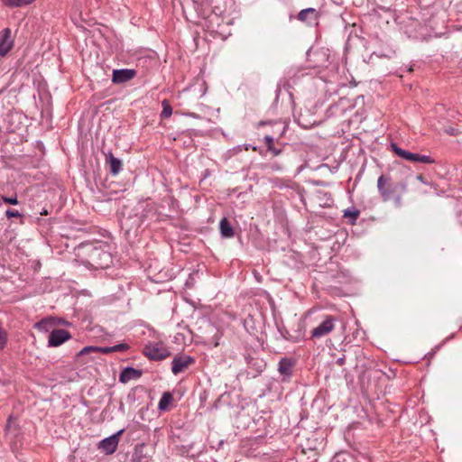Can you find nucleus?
<instances>
[{
  "instance_id": "nucleus-1",
  "label": "nucleus",
  "mask_w": 462,
  "mask_h": 462,
  "mask_svg": "<svg viewBox=\"0 0 462 462\" xmlns=\"http://www.w3.org/2000/svg\"><path fill=\"white\" fill-rule=\"evenodd\" d=\"M377 189L383 202L393 201L395 207L400 208L402 195L407 191V183L394 182L390 174H381L377 180Z\"/></svg>"
},
{
  "instance_id": "nucleus-2",
  "label": "nucleus",
  "mask_w": 462,
  "mask_h": 462,
  "mask_svg": "<svg viewBox=\"0 0 462 462\" xmlns=\"http://www.w3.org/2000/svg\"><path fill=\"white\" fill-rule=\"evenodd\" d=\"M391 147H392L393 152L397 156H399L400 158L406 160L408 162H420V163H424V164H432L435 162V160L429 155L419 154V153L408 152L406 150L400 148L396 143H392Z\"/></svg>"
},
{
  "instance_id": "nucleus-3",
  "label": "nucleus",
  "mask_w": 462,
  "mask_h": 462,
  "mask_svg": "<svg viewBox=\"0 0 462 462\" xmlns=\"http://www.w3.org/2000/svg\"><path fill=\"white\" fill-rule=\"evenodd\" d=\"M337 319L331 315H326L323 321L310 331L311 337L321 338L331 333L336 327Z\"/></svg>"
},
{
  "instance_id": "nucleus-4",
  "label": "nucleus",
  "mask_w": 462,
  "mask_h": 462,
  "mask_svg": "<svg viewBox=\"0 0 462 462\" xmlns=\"http://www.w3.org/2000/svg\"><path fill=\"white\" fill-rule=\"evenodd\" d=\"M143 354L150 360H163L170 356V352L162 344H148L143 348Z\"/></svg>"
},
{
  "instance_id": "nucleus-5",
  "label": "nucleus",
  "mask_w": 462,
  "mask_h": 462,
  "mask_svg": "<svg viewBox=\"0 0 462 462\" xmlns=\"http://www.w3.org/2000/svg\"><path fill=\"white\" fill-rule=\"evenodd\" d=\"M124 430H120L108 438H105L99 441L97 445L98 449H100L106 455L114 454L118 447L119 437L123 434Z\"/></svg>"
},
{
  "instance_id": "nucleus-6",
  "label": "nucleus",
  "mask_w": 462,
  "mask_h": 462,
  "mask_svg": "<svg viewBox=\"0 0 462 462\" xmlns=\"http://www.w3.org/2000/svg\"><path fill=\"white\" fill-rule=\"evenodd\" d=\"M90 259L96 268L106 269L112 263L111 254L100 248H93L90 254Z\"/></svg>"
},
{
  "instance_id": "nucleus-7",
  "label": "nucleus",
  "mask_w": 462,
  "mask_h": 462,
  "mask_svg": "<svg viewBox=\"0 0 462 462\" xmlns=\"http://www.w3.org/2000/svg\"><path fill=\"white\" fill-rule=\"evenodd\" d=\"M195 359L190 356L177 355L171 361V372L173 374H179L194 364Z\"/></svg>"
},
{
  "instance_id": "nucleus-8",
  "label": "nucleus",
  "mask_w": 462,
  "mask_h": 462,
  "mask_svg": "<svg viewBox=\"0 0 462 462\" xmlns=\"http://www.w3.org/2000/svg\"><path fill=\"white\" fill-rule=\"evenodd\" d=\"M71 338V334L63 328H54L51 331L48 339L49 347H57Z\"/></svg>"
},
{
  "instance_id": "nucleus-9",
  "label": "nucleus",
  "mask_w": 462,
  "mask_h": 462,
  "mask_svg": "<svg viewBox=\"0 0 462 462\" xmlns=\"http://www.w3.org/2000/svg\"><path fill=\"white\" fill-rule=\"evenodd\" d=\"M296 361L293 358L282 357L278 363V372L282 382H289L293 374Z\"/></svg>"
},
{
  "instance_id": "nucleus-10",
  "label": "nucleus",
  "mask_w": 462,
  "mask_h": 462,
  "mask_svg": "<svg viewBox=\"0 0 462 462\" xmlns=\"http://www.w3.org/2000/svg\"><path fill=\"white\" fill-rule=\"evenodd\" d=\"M136 76V70L133 69H114L112 73V82L114 84H123L130 81Z\"/></svg>"
},
{
  "instance_id": "nucleus-11",
  "label": "nucleus",
  "mask_w": 462,
  "mask_h": 462,
  "mask_svg": "<svg viewBox=\"0 0 462 462\" xmlns=\"http://www.w3.org/2000/svg\"><path fill=\"white\" fill-rule=\"evenodd\" d=\"M13 48V41L11 40V30L4 29L0 32V56H5Z\"/></svg>"
},
{
  "instance_id": "nucleus-12",
  "label": "nucleus",
  "mask_w": 462,
  "mask_h": 462,
  "mask_svg": "<svg viewBox=\"0 0 462 462\" xmlns=\"http://www.w3.org/2000/svg\"><path fill=\"white\" fill-rule=\"evenodd\" d=\"M142 370L128 366L124 368L120 373L119 381L123 383H126L131 380L139 379L142 376Z\"/></svg>"
},
{
  "instance_id": "nucleus-13",
  "label": "nucleus",
  "mask_w": 462,
  "mask_h": 462,
  "mask_svg": "<svg viewBox=\"0 0 462 462\" xmlns=\"http://www.w3.org/2000/svg\"><path fill=\"white\" fill-rule=\"evenodd\" d=\"M106 162L109 165V171L113 176H116L122 171V161L116 158L112 152L106 154Z\"/></svg>"
},
{
  "instance_id": "nucleus-14",
  "label": "nucleus",
  "mask_w": 462,
  "mask_h": 462,
  "mask_svg": "<svg viewBox=\"0 0 462 462\" xmlns=\"http://www.w3.org/2000/svg\"><path fill=\"white\" fill-rule=\"evenodd\" d=\"M319 17V14L318 10L311 7L303 9L298 14V19L305 23L317 22Z\"/></svg>"
},
{
  "instance_id": "nucleus-15",
  "label": "nucleus",
  "mask_w": 462,
  "mask_h": 462,
  "mask_svg": "<svg viewBox=\"0 0 462 462\" xmlns=\"http://www.w3.org/2000/svg\"><path fill=\"white\" fill-rule=\"evenodd\" d=\"M219 228H220L221 236L224 238H230V237H233L235 235L234 229H233L230 222L226 217H223L220 220Z\"/></svg>"
},
{
  "instance_id": "nucleus-16",
  "label": "nucleus",
  "mask_w": 462,
  "mask_h": 462,
  "mask_svg": "<svg viewBox=\"0 0 462 462\" xmlns=\"http://www.w3.org/2000/svg\"><path fill=\"white\" fill-rule=\"evenodd\" d=\"M92 352H99L106 355L113 353V349L112 346H85L79 351V356L87 355Z\"/></svg>"
},
{
  "instance_id": "nucleus-17",
  "label": "nucleus",
  "mask_w": 462,
  "mask_h": 462,
  "mask_svg": "<svg viewBox=\"0 0 462 462\" xmlns=\"http://www.w3.org/2000/svg\"><path fill=\"white\" fill-rule=\"evenodd\" d=\"M172 400L173 396L171 393L164 392L159 401L158 409L160 411H167Z\"/></svg>"
},
{
  "instance_id": "nucleus-18",
  "label": "nucleus",
  "mask_w": 462,
  "mask_h": 462,
  "mask_svg": "<svg viewBox=\"0 0 462 462\" xmlns=\"http://www.w3.org/2000/svg\"><path fill=\"white\" fill-rule=\"evenodd\" d=\"M53 325H55L54 319L51 318H46L35 323L34 328L40 331L48 332Z\"/></svg>"
},
{
  "instance_id": "nucleus-19",
  "label": "nucleus",
  "mask_w": 462,
  "mask_h": 462,
  "mask_svg": "<svg viewBox=\"0 0 462 462\" xmlns=\"http://www.w3.org/2000/svg\"><path fill=\"white\" fill-rule=\"evenodd\" d=\"M360 216V211L356 208H348L344 210L343 217L346 218H349V224L355 225L356 223L357 218Z\"/></svg>"
},
{
  "instance_id": "nucleus-20",
  "label": "nucleus",
  "mask_w": 462,
  "mask_h": 462,
  "mask_svg": "<svg viewBox=\"0 0 462 462\" xmlns=\"http://www.w3.org/2000/svg\"><path fill=\"white\" fill-rule=\"evenodd\" d=\"M35 0H2L3 4L10 8L22 7L31 5Z\"/></svg>"
},
{
  "instance_id": "nucleus-21",
  "label": "nucleus",
  "mask_w": 462,
  "mask_h": 462,
  "mask_svg": "<svg viewBox=\"0 0 462 462\" xmlns=\"http://www.w3.org/2000/svg\"><path fill=\"white\" fill-rule=\"evenodd\" d=\"M131 462H148V457L143 453L142 448H135Z\"/></svg>"
},
{
  "instance_id": "nucleus-22",
  "label": "nucleus",
  "mask_w": 462,
  "mask_h": 462,
  "mask_svg": "<svg viewBox=\"0 0 462 462\" xmlns=\"http://www.w3.org/2000/svg\"><path fill=\"white\" fill-rule=\"evenodd\" d=\"M162 111L161 113L162 118H169L172 115V107L168 100L164 99L162 102Z\"/></svg>"
},
{
  "instance_id": "nucleus-23",
  "label": "nucleus",
  "mask_w": 462,
  "mask_h": 462,
  "mask_svg": "<svg viewBox=\"0 0 462 462\" xmlns=\"http://www.w3.org/2000/svg\"><path fill=\"white\" fill-rule=\"evenodd\" d=\"M3 203L17 205L19 203L17 194H14L11 197L0 195V207L2 206Z\"/></svg>"
},
{
  "instance_id": "nucleus-24",
  "label": "nucleus",
  "mask_w": 462,
  "mask_h": 462,
  "mask_svg": "<svg viewBox=\"0 0 462 462\" xmlns=\"http://www.w3.org/2000/svg\"><path fill=\"white\" fill-rule=\"evenodd\" d=\"M8 341V333L7 331L0 326V351L4 350L7 345Z\"/></svg>"
},
{
  "instance_id": "nucleus-25",
  "label": "nucleus",
  "mask_w": 462,
  "mask_h": 462,
  "mask_svg": "<svg viewBox=\"0 0 462 462\" xmlns=\"http://www.w3.org/2000/svg\"><path fill=\"white\" fill-rule=\"evenodd\" d=\"M5 217L10 219V218H13V217H20V218H23V215L22 213H20L18 210L16 209H12V208H8L6 209L5 211Z\"/></svg>"
},
{
  "instance_id": "nucleus-26",
  "label": "nucleus",
  "mask_w": 462,
  "mask_h": 462,
  "mask_svg": "<svg viewBox=\"0 0 462 462\" xmlns=\"http://www.w3.org/2000/svg\"><path fill=\"white\" fill-rule=\"evenodd\" d=\"M130 348V346L126 343H120L112 346L113 352H125Z\"/></svg>"
},
{
  "instance_id": "nucleus-27",
  "label": "nucleus",
  "mask_w": 462,
  "mask_h": 462,
  "mask_svg": "<svg viewBox=\"0 0 462 462\" xmlns=\"http://www.w3.org/2000/svg\"><path fill=\"white\" fill-rule=\"evenodd\" d=\"M263 141H264V143H265V144H266V147H267V150H268V151H269V150H271V149H273V147L274 146V139H273V136H271V135H265V136L263 137Z\"/></svg>"
},
{
  "instance_id": "nucleus-28",
  "label": "nucleus",
  "mask_w": 462,
  "mask_h": 462,
  "mask_svg": "<svg viewBox=\"0 0 462 462\" xmlns=\"http://www.w3.org/2000/svg\"><path fill=\"white\" fill-rule=\"evenodd\" d=\"M273 153V156H278L282 153V150L273 146V149L269 150Z\"/></svg>"
},
{
  "instance_id": "nucleus-29",
  "label": "nucleus",
  "mask_w": 462,
  "mask_h": 462,
  "mask_svg": "<svg viewBox=\"0 0 462 462\" xmlns=\"http://www.w3.org/2000/svg\"><path fill=\"white\" fill-rule=\"evenodd\" d=\"M337 365H339V366H342L346 364V356H340L337 359L336 361Z\"/></svg>"
},
{
  "instance_id": "nucleus-30",
  "label": "nucleus",
  "mask_w": 462,
  "mask_h": 462,
  "mask_svg": "<svg viewBox=\"0 0 462 462\" xmlns=\"http://www.w3.org/2000/svg\"><path fill=\"white\" fill-rule=\"evenodd\" d=\"M416 179L423 184H428V181L425 180L424 176L421 174L417 175Z\"/></svg>"
},
{
  "instance_id": "nucleus-31",
  "label": "nucleus",
  "mask_w": 462,
  "mask_h": 462,
  "mask_svg": "<svg viewBox=\"0 0 462 462\" xmlns=\"http://www.w3.org/2000/svg\"><path fill=\"white\" fill-rule=\"evenodd\" d=\"M47 214H48V212L46 210H42V212L41 213V215H42V216L47 215Z\"/></svg>"
},
{
  "instance_id": "nucleus-32",
  "label": "nucleus",
  "mask_w": 462,
  "mask_h": 462,
  "mask_svg": "<svg viewBox=\"0 0 462 462\" xmlns=\"http://www.w3.org/2000/svg\"><path fill=\"white\" fill-rule=\"evenodd\" d=\"M265 124H266V123H265V122H263V121H261V122L259 123V125H264Z\"/></svg>"
},
{
  "instance_id": "nucleus-33",
  "label": "nucleus",
  "mask_w": 462,
  "mask_h": 462,
  "mask_svg": "<svg viewBox=\"0 0 462 462\" xmlns=\"http://www.w3.org/2000/svg\"><path fill=\"white\" fill-rule=\"evenodd\" d=\"M250 149H253L254 151L257 150V148L255 146H250Z\"/></svg>"
},
{
  "instance_id": "nucleus-34",
  "label": "nucleus",
  "mask_w": 462,
  "mask_h": 462,
  "mask_svg": "<svg viewBox=\"0 0 462 462\" xmlns=\"http://www.w3.org/2000/svg\"><path fill=\"white\" fill-rule=\"evenodd\" d=\"M250 149H253L254 151L257 150V148L255 146H250Z\"/></svg>"
}]
</instances>
